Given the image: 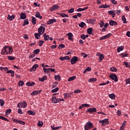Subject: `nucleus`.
Listing matches in <instances>:
<instances>
[{
    "label": "nucleus",
    "instance_id": "obj_1",
    "mask_svg": "<svg viewBox=\"0 0 130 130\" xmlns=\"http://www.w3.org/2000/svg\"><path fill=\"white\" fill-rule=\"evenodd\" d=\"M12 52L13 48L11 47L5 46L3 47V49H2L1 54L2 55H10L12 54Z\"/></svg>",
    "mask_w": 130,
    "mask_h": 130
},
{
    "label": "nucleus",
    "instance_id": "obj_2",
    "mask_svg": "<svg viewBox=\"0 0 130 130\" xmlns=\"http://www.w3.org/2000/svg\"><path fill=\"white\" fill-rule=\"evenodd\" d=\"M27 104L25 101L19 102L18 104H17V108H26Z\"/></svg>",
    "mask_w": 130,
    "mask_h": 130
},
{
    "label": "nucleus",
    "instance_id": "obj_3",
    "mask_svg": "<svg viewBox=\"0 0 130 130\" xmlns=\"http://www.w3.org/2000/svg\"><path fill=\"white\" fill-rule=\"evenodd\" d=\"M93 126V124L91 122L88 121L85 123L84 127L85 130H89L91 129Z\"/></svg>",
    "mask_w": 130,
    "mask_h": 130
},
{
    "label": "nucleus",
    "instance_id": "obj_4",
    "mask_svg": "<svg viewBox=\"0 0 130 130\" xmlns=\"http://www.w3.org/2000/svg\"><path fill=\"white\" fill-rule=\"evenodd\" d=\"M110 79H112V80L114 81V82H118V77H117V75L115 74H111L109 75Z\"/></svg>",
    "mask_w": 130,
    "mask_h": 130
},
{
    "label": "nucleus",
    "instance_id": "obj_5",
    "mask_svg": "<svg viewBox=\"0 0 130 130\" xmlns=\"http://www.w3.org/2000/svg\"><path fill=\"white\" fill-rule=\"evenodd\" d=\"M108 120L109 119L107 118V119H103V120H101L99 121V122H100V123H101V125L105 126L107 124H109V121Z\"/></svg>",
    "mask_w": 130,
    "mask_h": 130
},
{
    "label": "nucleus",
    "instance_id": "obj_6",
    "mask_svg": "<svg viewBox=\"0 0 130 130\" xmlns=\"http://www.w3.org/2000/svg\"><path fill=\"white\" fill-rule=\"evenodd\" d=\"M45 28L44 26H41L38 28V32L41 35H43L44 34Z\"/></svg>",
    "mask_w": 130,
    "mask_h": 130
},
{
    "label": "nucleus",
    "instance_id": "obj_7",
    "mask_svg": "<svg viewBox=\"0 0 130 130\" xmlns=\"http://www.w3.org/2000/svg\"><path fill=\"white\" fill-rule=\"evenodd\" d=\"M111 37H112V34L109 33L107 35H105L103 37H101V38H100V41H102L103 40H106L108 38H110Z\"/></svg>",
    "mask_w": 130,
    "mask_h": 130
},
{
    "label": "nucleus",
    "instance_id": "obj_8",
    "mask_svg": "<svg viewBox=\"0 0 130 130\" xmlns=\"http://www.w3.org/2000/svg\"><path fill=\"white\" fill-rule=\"evenodd\" d=\"M78 61V57L77 56H73L72 59H71V64H74L76 63L77 61Z\"/></svg>",
    "mask_w": 130,
    "mask_h": 130
},
{
    "label": "nucleus",
    "instance_id": "obj_9",
    "mask_svg": "<svg viewBox=\"0 0 130 130\" xmlns=\"http://www.w3.org/2000/svg\"><path fill=\"white\" fill-rule=\"evenodd\" d=\"M41 92H42V90H35V91L31 92L30 94H31V96H35V95H38L39 94H40L41 93Z\"/></svg>",
    "mask_w": 130,
    "mask_h": 130
},
{
    "label": "nucleus",
    "instance_id": "obj_10",
    "mask_svg": "<svg viewBox=\"0 0 130 130\" xmlns=\"http://www.w3.org/2000/svg\"><path fill=\"white\" fill-rule=\"evenodd\" d=\"M87 112H89L90 114L94 113L95 112H97V109L95 108H89L86 111Z\"/></svg>",
    "mask_w": 130,
    "mask_h": 130
},
{
    "label": "nucleus",
    "instance_id": "obj_11",
    "mask_svg": "<svg viewBox=\"0 0 130 130\" xmlns=\"http://www.w3.org/2000/svg\"><path fill=\"white\" fill-rule=\"evenodd\" d=\"M13 121L14 122H16L19 123V124H22V125H25V122H23V121L18 120L17 119H13Z\"/></svg>",
    "mask_w": 130,
    "mask_h": 130
},
{
    "label": "nucleus",
    "instance_id": "obj_12",
    "mask_svg": "<svg viewBox=\"0 0 130 130\" xmlns=\"http://www.w3.org/2000/svg\"><path fill=\"white\" fill-rule=\"evenodd\" d=\"M59 8V7L57 5H53L50 8V11H54V10H58Z\"/></svg>",
    "mask_w": 130,
    "mask_h": 130
},
{
    "label": "nucleus",
    "instance_id": "obj_13",
    "mask_svg": "<svg viewBox=\"0 0 130 130\" xmlns=\"http://www.w3.org/2000/svg\"><path fill=\"white\" fill-rule=\"evenodd\" d=\"M52 103L53 104H56L59 103V100H58L56 98L55 96L52 97Z\"/></svg>",
    "mask_w": 130,
    "mask_h": 130
},
{
    "label": "nucleus",
    "instance_id": "obj_14",
    "mask_svg": "<svg viewBox=\"0 0 130 130\" xmlns=\"http://www.w3.org/2000/svg\"><path fill=\"white\" fill-rule=\"evenodd\" d=\"M56 22V19H51L49 20H48V21H47V24L48 25H50Z\"/></svg>",
    "mask_w": 130,
    "mask_h": 130
},
{
    "label": "nucleus",
    "instance_id": "obj_15",
    "mask_svg": "<svg viewBox=\"0 0 130 130\" xmlns=\"http://www.w3.org/2000/svg\"><path fill=\"white\" fill-rule=\"evenodd\" d=\"M67 36L68 37V40H70V41H73L74 40L73 38H72L73 37V34L71 32L67 34Z\"/></svg>",
    "mask_w": 130,
    "mask_h": 130
},
{
    "label": "nucleus",
    "instance_id": "obj_16",
    "mask_svg": "<svg viewBox=\"0 0 130 130\" xmlns=\"http://www.w3.org/2000/svg\"><path fill=\"white\" fill-rule=\"evenodd\" d=\"M69 59H70V58H69V56H66L64 57L61 56L59 57V60L61 61H64L65 60H69Z\"/></svg>",
    "mask_w": 130,
    "mask_h": 130
},
{
    "label": "nucleus",
    "instance_id": "obj_17",
    "mask_svg": "<svg viewBox=\"0 0 130 130\" xmlns=\"http://www.w3.org/2000/svg\"><path fill=\"white\" fill-rule=\"evenodd\" d=\"M109 24H110V26H116L117 23L115 21L110 20Z\"/></svg>",
    "mask_w": 130,
    "mask_h": 130
},
{
    "label": "nucleus",
    "instance_id": "obj_18",
    "mask_svg": "<svg viewBox=\"0 0 130 130\" xmlns=\"http://www.w3.org/2000/svg\"><path fill=\"white\" fill-rule=\"evenodd\" d=\"M38 67H39V65L36 64L34 65V66H32V67H31V68L30 69V71L31 72H32V71L35 72L36 70V69H37V68H38Z\"/></svg>",
    "mask_w": 130,
    "mask_h": 130
},
{
    "label": "nucleus",
    "instance_id": "obj_19",
    "mask_svg": "<svg viewBox=\"0 0 130 130\" xmlns=\"http://www.w3.org/2000/svg\"><path fill=\"white\" fill-rule=\"evenodd\" d=\"M126 123V121H124V122L122 123V124L121 125L119 130H124V127L125 126Z\"/></svg>",
    "mask_w": 130,
    "mask_h": 130
},
{
    "label": "nucleus",
    "instance_id": "obj_20",
    "mask_svg": "<svg viewBox=\"0 0 130 130\" xmlns=\"http://www.w3.org/2000/svg\"><path fill=\"white\" fill-rule=\"evenodd\" d=\"M20 19H25L26 18V13H20Z\"/></svg>",
    "mask_w": 130,
    "mask_h": 130
},
{
    "label": "nucleus",
    "instance_id": "obj_21",
    "mask_svg": "<svg viewBox=\"0 0 130 130\" xmlns=\"http://www.w3.org/2000/svg\"><path fill=\"white\" fill-rule=\"evenodd\" d=\"M108 14H109L110 15H111L112 16V18H114L116 16L115 13L113 11H108Z\"/></svg>",
    "mask_w": 130,
    "mask_h": 130
},
{
    "label": "nucleus",
    "instance_id": "obj_22",
    "mask_svg": "<svg viewBox=\"0 0 130 130\" xmlns=\"http://www.w3.org/2000/svg\"><path fill=\"white\" fill-rule=\"evenodd\" d=\"M91 71H92V69L90 67H87L85 68L83 73L86 74L87 72H91Z\"/></svg>",
    "mask_w": 130,
    "mask_h": 130
},
{
    "label": "nucleus",
    "instance_id": "obj_23",
    "mask_svg": "<svg viewBox=\"0 0 130 130\" xmlns=\"http://www.w3.org/2000/svg\"><path fill=\"white\" fill-rule=\"evenodd\" d=\"M110 7V6L109 5H102L101 6H100V7H99V8L107 9V8H109Z\"/></svg>",
    "mask_w": 130,
    "mask_h": 130
},
{
    "label": "nucleus",
    "instance_id": "obj_24",
    "mask_svg": "<svg viewBox=\"0 0 130 130\" xmlns=\"http://www.w3.org/2000/svg\"><path fill=\"white\" fill-rule=\"evenodd\" d=\"M43 37H44V40H45V41H48V40L50 38H49V36L46 35V34H44Z\"/></svg>",
    "mask_w": 130,
    "mask_h": 130
},
{
    "label": "nucleus",
    "instance_id": "obj_25",
    "mask_svg": "<svg viewBox=\"0 0 130 130\" xmlns=\"http://www.w3.org/2000/svg\"><path fill=\"white\" fill-rule=\"evenodd\" d=\"M26 86H27L28 87H32V86L35 85V82L31 83L30 82H26Z\"/></svg>",
    "mask_w": 130,
    "mask_h": 130
},
{
    "label": "nucleus",
    "instance_id": "obj_26",
    "mask_svg": "<svg viewBox=\"0 0 130 130\" xmlns=\"http://www.w3.org/2000/svg\"><path fill=\"white\" fill-rule=\"evenodd\" d=\"M88 8V7H85L84 8H79V9L77 10V12H83L85 11L86 9H87Z\"/></svg>",
    "mask_w": 130,
    "mask_h": 130
},
{
    "label": "nucleus",
    "instance_id": "obj_27",
    "mask_svg": "<svg viewBox=\"0 0 130 130\" xmlns=\"http://www.w3.org/2000/svg\"><path fill=\"white\" fill-rule=\"evenodd\" d=\"M45 80H47V76H44L42 78H39V81L40 82H44Z\"/></svg>",
    "mask_w": 130,
    "mask_h": 130
},
{
    "label": "nucleus",
    "instance_id": "obj_28",
    "mask_svg": "<svg viewBox=\"0 0 130 130\" xmlns=\"http://www.w3.org/2000/svg\"><path fill=\"white\" fill-rule=\"evenodd\" d=\"M59 15L61 16L63 18L69 17V16L68 15H67L66 14H65L64 13H59Z\"/></svg>",
    "mask_w": 130,
    "mask_h": 130
},
{
    "label": "nucleus",
    "instance_id": "obj_29",
    "mask_svg": "<svg viewBox=\"0 0 130 130\" xmlns=\"http://www.w3.org/2000/svg\"><path fill=\"white\" fill-rule=\"evenodd\" d=\"M7 73L11 74V76H12V77H14V72L13 70H11L8 71L7 72Z\"/></svg>",
    "mask_w": 130,
    "mask_h": 130
},
{
    "label": "nucleus",
    "instance_id": "obj_30",
    "mask_svg": "<svg viewBox=\"0 0 130 130\" xmlns=\"http://www.w3.org/2000/svg\"><path fill=\"white\" fill-rule=\"evenodd\" d=\"M76 78V76H73L72 77H69V78H68V82H71V81H74L75 79Z\"/></svg>",
    "mask_w": 130,
    "mask_h": 130
},
{
    "label": "nucleus",
    "instance_id": "obj_31",
    "mask_svg": "<svg viewBox=\"0 0 130 130\" xmlns=\"http://www.w3.org/2000/svg\"><path fill=\"white\" fill-rule=\"evenodd\" d=\"M124 49V46H121L120 47H118V49H117V52L118 53L120 52Z\"/></svg>",
    "mask_w": 130,
    "mask_h": 130
},
{
    "label": "nucleus",
    "instance_id": "obj_32",
    "mask_svg": "<svg viewBox=\"0 0 130 130\" xmlns=\"http://www.w3.org/2000/svg\"><path fill=\"white\" fill-rule=\"evenodd\" d=\"M51 128L52 129V130H58L59 128H61V126L54 127V126H51Z\"/></svg>",
    "mask_w": 130,
    "mask_h": 130
},
{
    "label": "nucleus",
    "instance_id": "obj_33",
    "mask_svg": "<svg viewBox=\"0 0 130 130\" xmlns=\"http://www.w3.org/2000/svg\"><path fill=\"white\" fill-rule=\"evenodd\" d=\"M14 15L10 16V15H8V19L9 20V21H12L13 19H14Z\"/></svg>",
    "mask_w": 130,
    "mask_h": 130
},
{
    "label": "nucleus",
    "instance_id": "obj_34",
    "mask_svg": "<svg viewBox=\"0 0 130 130\" xmlns=\"http://www.w3.org/2000/svg\"><path fill=\"white\" fill-rule=\"evenodd\" d=\"M124 66L127 68H130V62L124 61Z\"/></svg>",
    "mask_w": 130,
    "mask_h": 130
},
{
    "label": "nucleus",
    "instance_id": "obj_35",
    "mask_svg": "<svg viewBox=\"0 0 130 130\" xmlns=\"http://www.w3.org/2000/svg\"><path fill=\"white\" fill-rule=\"evenodd\" d=\"M27 114H28V115L34 116V115H35L36 113L35 111L29 110V111H27Z\"/></svg>",
    "mask_w": 130,
    "mask_h": 130
},
{
    "label": "nucleus",
    "instance_id": "obj_36",
    "mask_svg": "<svg viewBox=\"0 0 130 130\" xmlns=\"http://www.w3.org/2000/svg\"><path fill=\"white\" fill-rule=\"evenodd\" d=\"M29 24V21L28 19H25V20H24V21L23 22V24L22 26H25L26 25H28Z\"/></svg>",
    "mask_w": 130,
    "mask_h": 130
},
{
    "label": "nucleus",
    "instance_id": "obj_37",
    "mask_svg": "<svg viewBox=\"0 0 130 130\" xmlns=\"http://www.w3.org/2000/svg\"><path fill=\"white\" fill-rule=\"evenodd\" d=\"M109 96L112 100H115V94L114 93H111L109 95Z\"/></svg>",
    "mask_w": 130,
    "mask_h": 130
},
{
    "label": "nucleus",
    "instance_id": "obj_38",
    "mask_svg": "<svg viewBox=\"0 0 130 130\" xmlns=\"http://www.w3.org/2000/svg\"><path fill=\"white\" fill-rule=\"evenodd\" d=\"M87 34H88L89 35H92V28L91 27H89L87 28Z\"/></svg>",
    "mask_w": 130,
    "mask_h": 130
},
{
    "label": "nucleus",
    "instance_id": "obj_39",
    "mask_svg": "<svg viewBox=\"0 0 130 130\" xmlns=\"http://www.w3.org/2000/svg\"><path fill=\"white\" fill-rule=\"evenodd\" d=\"M35 17L39 18L41 19H42V17L41 16V14H40L39 12H37L36 13V14H35Z\"/></svg>",
    "mask_w": 130,
    "mask_h": 130
},
{
    "label": "nucleus",
    "instance_id": "obj_40",
    "mask_svg": "<svg viewBox=\"0 0 130 130\" xmlns=\"http://www.w3.org/2000/svg\"><path fill=\"white\" fill-rule=\"evenodd\" d=\"M64 99H67L68 98H71V95L68 93H64Z\"/></svg>",
    "mask_w": 130,
    "mask_h": 130
},
{
    "label": "nucleus",
    "instance_id": "obj_41",
    "mask_svg": "<svg viewBox=\"0 0 130 130\" xmlns=\"http://www.w3.org/2000/svg\"><path fill=\"white\" fill-rule=\"evenodd\" d=\"M40 52V50L39 49H35L32 51V53L35 55H37Z\"/></svg>",
    "mask_w": 130,
    "mask_h": 130
},
{
    "label": "nucleus",
    "instance_id": "obj_42",
    "mask_svg": "<svg viewBox=\"0 0 130 130\" xmlns=\"http://www.w3.org/2000/svg\"><path fill=\"white\" fill-rule=\"evenodd\" d=\"M7 57H8V60L10 61H13V60H14V59H15V57H14L13 56H8Z\"/></svg>",
    "mask_w": 130,
    "mask_h": 130
},
{
    "label": "nucleus",
    "instance_id": "obj_43",
    "mask_svg": "<svg viewBox=\"0 0 130 130\" xmlns=\"http://www.w3.org/2000/svg\"><path fill=\"white\" fill-rule=\"evenodd\" d=\"M31 24L34 25L36 24V20L35 17H31Z\"/></svg>",
    "mask_w": 130,
    "mask_h": 130
},
{
    "label": "nucleus",
    "instance_id": "obj_44",
    "mask_svg": "<svg viewBox=\"0 0 130 130\" xmlns=\"http://www.w3.org/2000/svg\"><path fill=\"white\" fill-rule=\"evenodd\" d=\"M127 55H128V54L125 53V52L122 53L120 54V56L122 58H124V57H127Z\"/></svg>",
    "mask_w": 130,
    "mask_h": 130
},
{
    "label": "nucleus",
    "instance_id": "obj_45",
    "mask_svg": "<svg viewBox=\"0 0 130 130\" xmlns=\"http://www.w3.org/2000/svg\"><path fill=\"white\" fill-rule=\"evenodd\" d=\"M84 26H86V23L84 22H81L79 24V27L84 28Z\"/></svg>",
    "mask_w": 130,
    "mask_h": 130
},
{
    "label": "nucleus",
    "instance_id": "obj_46",
    "mask_svg": "<svg viewBox=\"0 0 130 130\" xmlns=\"http://www.w3.org/2000/svg\"><path fill=\"white\" fill-rule=\"evenodd\" d=\"M104 59V56L103 54L100 55V58H99V61L101 62L102 60Z\"/></svg>",
    "mask_w": 130,
    "mask_h": 130
},
{
    "label": "nucleus",
    "instance_id": "obj_47",
    "mask_svg": "<svg viewBox=\"0 0 130 130\" xmlns=\"http://www.w3.org/2000/svg\"><path fill=\"white\" fill-rule=\"evenodd\" d=\"M54 79L56 81H59L60 80V76L59 75L54 76Z\"/></svg>",
    "mask_w": 130,
    "mask_h": 130
},
{
    "label": "nucleus",
    "instance_id": "obj_48",
    "mask_svg": "<svg viewBox=\"0 0 130 130\" xmlns=\"http://www.w3.org/2000/svg\"><path fill=\"white\" fill-rule=\"evenodd\" d=\"M40 35H41V34H39L38 33H35V38L37 39V40H39L40 39V38L41 37V36H40Z\"/></svg>",
    "mask_w": 130,
    "mask_h": 130
},
{
    "label": "nucleus",
    "instance_id": "obj_49",
    "mask_svg": "<svg viewBox=\"0 0 130 130\" xmlns=\"http://www.w3.org/2000/svg\"><path fill=\"white\" fill-rule=\"evenodd\" d=\"M95 19H89L88 22L90 24H93L95 23Z\"/></svg>",
    "mask_w": 130,
    "mask_h": 130
},
{
    "label": "nucleus",
    "instance_id": "obj_50",
    "mask_svg": "<svg viewBox=\"0 0 130 130\" xmlns=\"http://www.w3.org/2000/svg\"><path fill=\"white\" fill-rule=\"evenodd\" d=\"M37 125L39 127H42V126H43V122L42 121H39V122H38Z\"/></svg>",
    "mask_w": 130,
    "mask_h": 130
},
{
    "label": "nucleus",
    "instance_id": "obj_51",
    "mask_svg": "<svg viewBox=\"0 0 130 130\" xmlns=\"http://www.w3.org/2000/svg\"><path fill=\"white\" fill-rule=\"evenodd\" d=\"M97 81V79L96 78H90L88 80V82H96Z\"/></svg>",
    "mask_w": 130,
    "mask_h": 130
},
{
    "label": "nucleus",
    "instance_id": "obj_52",
    "mask_svg": "<svg viewBox=\"0 0 130 130\" xmlns=\"http://www.w3.org/2000/svg\"><path fill=\"white\" fill-rule=\"evenodd\" d=\"M0 119H2L3 120H5V121H6L7 122H9V119H8L6 118H5V117H3V116H0Z\"/></svg>",
    "mask_w": 130,
    "mask_h": 130
},
{
    "label": "nucleus",
    "instance_id": "obj_53",
    "mask_svg": "<svg viewBox=\"0 0 130 130\" xmlns=\"http://www.w3.org/2000/svg\"><path fill=\"white\" fill-rule=\"evenodd\" d=\"M110 70L112 72H117V69H116L115 67L110 68Z\"/></svg>",
    "mask_w": 130,
    "mask_h": 130
},
{
    "label": "nucleus",
    "instance_id": "obj_54",
    "mask_svg": "<svg viewBox=\"0 0 130 130\" xmlns=\"http://www.w3.org/2000/svg\"><path fill=\"white\" fill-rule=\"evenodd\" d=\"M43 71H44V73H47V74H48L50 73V71L49 70H48V69H46L45 68H43Z\"/></svg>",
    "mask_w": 130,
    "mask_h": 130
},
{
    "label": "nucleus",
    "instance_id": "obj_55",
    "mask_svg": "<svg viewBox=\"0 0 130 130\" xmlns=\"http://www.w3.org/2000/svg\"><path fill=\"white\" fill-rule=\"evenodd\" d=\"M99 25H100V26L101 27V28L103 27V26H104V22L101 21V22L99 23Z\"/></svg>",
    "mask_w": 130,
    "mask_h": 130
},
{
    "label": "nucleus",
    "instance_id": "obj_56",
    "mask_svg": "<svg viewBox=\"0 0 130 130\" xmlns=\"http://www.w3.org/2000/svg\"><path fill=\"white\" fill-rule=\"evenodd\" d=\"M122 21H123L124 24L126 23V19L124 17V16H122Z\"/></svg>",
    "mask_w": 130,
    "mask_h": 130
},
{
    "label": "nucleus",
    "instance_id": "obj_57",
    "mask_svg": "<svg viewBox=\"0 0 130 130\" xmlns=\"http://www.w3.org/2000/svg\"><path fill=\"white\" fill-rule=\"evenodd\" d=\"M11 113V109L7 110V111H6L5 115H9V114H10Z\"/></svg>",
    "mask_w": 130,
    "mask_h": 130
},
{
    "label": "nucleus",
    "instance_id": "obj_58",
    "mask_svg": "<svg viewBox=\"0 0 130 130\" xmlns=\"http://www.w3.org/2000/svg\"><path fill=\"white\" fill-rule=\"evenodd\" d=\"M5 103V102L3 100L1 99L0 100V105L1 106H3Z\"/></svg>",
    "mask_w": 130,
    "mask_h": 130
},
{
    "label": "nucleus",
    "instance_id": "obj_59",
    "mask_svg": "<svg viewBox=\"0 0 130 130\" xmlns=\"http://www.w3.org/2000/svg\"><path fill=\"white\" fill-rule=\"evenodd\" d=\"M18 84L19 85V86H22L23 85H24V82L23 81H19V82L18 83Z\"/></svg>",
    "mask_w": 130,
    "mask_h": 130
},
{
    "label": "nucleus",
    "instance_id": "obj_60",
    "mask_svg": "<svg viewBox=\"0 0 130 130\" xmlns=\"http://www.w3.org/2000/svg\"><path fill=\"white\" fill-rule=\"evenodd\" d=\"M58 90H59V88L56 87L55 89H53V90H52L51 92L52 93H54V92H56Z\"/></svg>",
    "mask_w": 130,
    "mask_h": 130
},
{
    "label": "nucleus",
    "instance_id": "obj_61",
    "mask_svg": "<svg viewBox=\"0 0 130 130\" xmlns=\"http://www.w3.org/2000/svg\"><path fill=\"white\" fill-rule=\"evenodd\" d=\"M74 8H71L70 9H69V10H68V13H69L70 14L74 13Z\"/></svg>",
    "mask_w": 130,
    "mask_h": 130
},
{
    "label": "nucleus",
    "instance_id": "obj_62",
    "mask_svg": "<svg viewBox=\"0 0 130 130\" xmlns=\"http://www.w3.org/2000/svg\"><path fill=\"white\" fill-rule=\"evenodd\" d=\"M65 48V45L64 44H59V49H64Z\"/></svg>",
    "mask_w": 130,
    "mask_h": 130
},
{
    "label": "nucleus",
    "instance_id": "obj_63",
    "mask_svg": "<svg viewBox=\"0 0 130 130\" xmlns=\"http://www.w3.org/2000/svg\"><path fill=\"white\" fill-rule=\"evenodd\" d=\"M80 38L81 39H82L83 40H86V38H87L85 37V35H80Z\"/></svg>",
    "mask_w": 130,
    "mask_h": 130
},
{
    "label": "nucleus",
    "instance_id": "obj_64",
    "mask_svg": "<svg viewBox=\"0 0 130 130\" xmlns=\"http://www.w3.org/2000/svg\"><path fill=\"white\" fill-rule=\"evenodd\" d=\"M128 83H130V78L125 80V84L127 85Z\"/></svg>",
    "mask_w": 130,
    "mask_h": 130
}]
</instances>
